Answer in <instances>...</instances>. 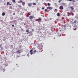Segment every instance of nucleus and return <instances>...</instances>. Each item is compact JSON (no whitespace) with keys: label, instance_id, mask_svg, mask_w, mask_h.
<instances>
[{"label":"nucleus","instance_id":"39448f33","mask_svg":"<svg viewBox=\"0 0 78 78\" xmlns=\"http://www.w3.org/2000/svg\"><path fill=\"white\" fill-rule=\"evenodd\" d=\"M64 28H63L62 29V30H61V31H63L65 30L66 29V26H64Z\"/></svg>","mask_w":78,"mask_h":78},{"label":"nucleus","instance_id":"7ed1b4c3","mask_svg":"<svg viewBox=\"0 0 78 78\" xmlns=\"http://www.w3.org/2000/svg\"><path fill=\"white\" fill-rule=\"evenodd\" d=\"M74 23H75L76 24H77L78 25V20H75L74 21Z\"/></svg>","mask_w":78,"mask_h":78},{"label":"nucleus","instance_id":"0eeeda50","mask_svg":"<svg viewBox=\"0 0 78 78\" xmlns=\"http://www.w3.org/2000/svg\"><path fill=\"white\" fill-rule=\"evenodd\" d=\"M41 19L40 18H39L38 19V22L40 23L41 22Z\"/></svg>","mask_w":78,"mask_h":78},{"label":"nucleus","instance_id":"f704fd0d","mask_svg":"<svg viewBox=\"0 0 78 78\" xmlns=\"http://www.w3.org/2000/svg\"><path fill=\"white\" fill-rule=\"evenodd\" d=\"M47 11V10H45V12H46Z\"/></svg>","mask_w":78,"mask_h":78},{"label":"nucleus","instance_id":"aec40b11","mask_svg":"<svg viewBox=\"0 0 78 78\" xmlns=\"http://www.w3.org/2000/svg\"><path fill=\"white\" fill-rule=\"evenodd\" d=\"M72 15V12H70L69 13V15L71 16Z\"/></svg>","mask_w":78,"mask_h":78},{"label":"nucleus","instance_id":"ddd939ff","mask_svg":"<svg viewBox=\"0 0 78 78\" xmlns=\"http://www.w3.org/2000/svg\"><path fill=\"white\" fill-rule=\"evenodd\" d=\"M7 5H11V4H10L9 3V2H8L7 3Z\"/></svg>","mask_w":78,"mask_h":78},{"label":"nucleus","instance_id":"58836bf2","mask_svg":"<svg viewBox=\"0 0 78 78\" xmlns=\"http://www.w3.org/2000/svg\"><path fill=\"white\" fill-rule=\"evenodd\" d=\"M67 1H69V0H67Z\"/></svg>","mask_w":78,"mask_h":78},{"label":"nucleus","instance_id":"4be33fe9","mask_svg":"<svg viewBox=\"0 0 78 78\" xmlns=\"http://www.w3.org/2000/svg\"><path fill=\"white\" fill-rule=\"evenodd\" d=\"M48 6H50V3H48Z\"/></svg>","mask_w":78,"mask_h":78},{"label":"nucleus","instance_id":"4c0bfd02","mask_svg":"<svg viewBox=\"0 0 78 78\" xmlns=\"http://www.w3.org/2000/svg\"><path fill=\"white\" fill-rule=\"evenodd\" d=\"M70 16L69 15H68L67 16Z\"/></svg>","mask_w":78,"mask_h":78},{"label":"nucleus","instance_id":"423d86ee","mask_svg":"<svg viewBox=\"0 0 78 78\" xmlns=\"http://www.w3.org/2000/svg\"><path fill=\"white\" fill-rule=\"evenodd\" d=\"M27 4L28 6H31L32 5V3H28Z\"/></svg>","mask_w":78,"mask_h":78},{"label":"nucleus","instance_id":"473e14b6","mask_svg":"<svg viewBox=\"0 0 78 78\" xmlns=\"http://www.w3.org/2000/svg\"><path fill=\"white\" fill-rule=\"evenodd\" d=\"M15 14V13H13V15H14Z\"/></svg>","mask_w":78,"mask_h":78},{"label":"nucleus","instance_id":"6ab92c4d","mask_svg":"<svg viewBox=\"0 0 78 78\" xmlns=\"http://www.w3.org/2000/svg\"><path fill=\"white\" fill-rule=\"evenodd\" d=\"M26 31L27 32H29V30H27Z\"/></svg>","mask_w":78,"mask_h":78},{"label":"nucleus","instance_id":"5701e85b","mask_svg":"<svg viewBox=\"0 0 78 78\" xmlns=\"http://www.w3.org/2000/svg\"><path fill=\"white\" fill-rule=\"evenodd\" d=\"M18 7H21V5H18Z\"/></svg>","mask_w":78,"mask_h":78},{"label":"nucleus","instance_id":"79ce46f5","mask_svg":"<svg viewBox=\"0 0 78 78\" xmlns=\"http://www.w3.org/2000/svg\"><path fill=\"white\" fill-rule=\"evenodd\" d=\"M45 10H47V9H45Z\"/></svg>","mask_w":78,"mask_h":78},{"label":"nucleus","instance_id":"a211bd4d","mask_svg":"<svg viewBox=\"0 0 78 78\" xmlns=\"http://www.w3.org/2000/svg\"><path fill=\"white\" fill-rule=\"evenodd\" d=\"M33 51V50H31L30 51V52H32Z\"/></svg>","mask_w":78,"mask_h":78},{"label":"nucleus","instance_id":"c756f323","mask_svg":"<svg viewBox=\"0 0 78 78\" xmlns=\"http://www.w3.org/2000/svg\"><path fill=\"white\" fill-rule=\"evenodd\" d=\"M38 20H37V19H36V20H35V21H38Z\"/></svg>","mask_w":78,"mask_h":78},{"label":"nucleus","instance_id":"7c9ffc66","mask_svg":"<svg viewBox=\"0 0 78 78\" xmlns=\"http://www.w3.org/2000/svg\"><path fill=\"white\" fill-rule=\"evenodd\" d=\"M12 27H14V25H12Z\"/></svg>","mask_w":78,"mask_h":78},{"label":"nucleus","instance_id":"c85d7f7f","mask_svg":"<svg viewBox=\"0 0 78 78\" xmlns=\"http://www.w3.org/2000/svg\"><path fill=\"white\" fill-rule=\"evenodd\" d=\"M28 15H30V14L29 13H28Z\"/></svg>","mask_w":78,"mask_h":78},{"label":"nucleus","instance_id":"dca6fc26","mask_svg":"<svg viewBox=\"0 0 78 78\" xmlns=\"http://www.w3.org/2000/svg\"><path fill=\"white\" fill-rule=\"evenodd\" d=\"M72 2L74 3L75 2V0H72Z\"/></svg>","mask_w":78,"mask_h":78},{"label":"nucleus","instance_id":"c03bdc74","mask_svg":"<svg viewBox=\"0 0 78 78\" xmlns=\"http://www.w3.org/2000/svg\"><path fill=\"white\" fill-rule=\"evenodd\" d=\"M18 57H20L19 56H18Z\"/></svg>","mask_w":78,"mask_h":78},{"label":"nucleus","instance_id":"9d476101","mask_svg":"<svg viewBox=\"0 0 78 78\" xmlns=\"http://www.w3.org/2000/svg\"><path fill=\"white\" fill-rule=\"evenodd\" d=\"M59 8H60V9H63V7L62 6H60Z\"/></svg>","mask_w":78,"mask_h":78},{"label":"nucleus","instance_id":"a878e982","mask_svg":"<svg viewBox=\"0 0 78 78\" xmlns=\"http://www.w3.org/2000/svg\"><path fill=\"white\" fill-rule=\"evenodd\" d=\"M13 22V21H10V23H12Z\"/></svg>","mask_w":78,"mask_h":78},{"label":"nucleus","instance_id":"bb28decb","mask_svg":"<svg viewBox=\"0 0 78 78\" xmlns=\"http://www.w3.org/2000/svg\"><path fill=\"white\" fill-rule=\"evenodd\" d=\"M3 70L4 71H5V69H3Z\"/></svg>","mask_w":78,"mask_h":78},{"label":"nucleus","instance_id":"f8f14e48","mask_svg":"<svg viewBox=\"0 0 78 78\" xmlns=\"http://www.w3.org/2000/svg\"><path fill=\"white\" fill-rule=\"evenodd\" d=\"M5 15V13L3 12L2 14V15L3 16H4Z\"/></svg>","mask_w":78,"mask_h":78},{"label":"nucleus","instance_id":"393cba45","mask_svg":"<svg viewBox=\"0 0 78 78\" xmlns=\"http://www.w3.org/2000/svg\"><path fill=\"white\" fill-rule=\"evenodd\" d=\"M32 54H33L32 52H31L30 53V54H31V55H32Z\"/></svg>","mask_w":78,"mask_h":78},{"label":"nucleus","instance_id":"e433bc0d","mask_svg":"<svg viewBox=\"0 0 78 78\" xmlns=\"http://www.w3.org/2000/svg\"><path fill=\"white\" fill-rule=\"evenodd\" d=\"M43 4H44V5H45V3H43Z\"/></svg>","mask_w":78,"mask_h":78},{"label":"nucleus","instance_id":"4468645a","mask_svg":"<svg viewBox=\"0 0 78 78\" xmlns=\"http://www.w3.org/2000/svg\"><path fill=\"white\" fill-rule=\"evenodd\" d=\"M74 27L75 29L77 28V27L76 26H74Z\"/></svg>","mask_w":78,"mask_h":78},{"label":"nucleus","instance_id":"f257e3e1","mask_svg":"<svg viewBox=\"0 0 78 78\" xmlns=\"http://www.w3.org/2000/svg\"><path fill=\"white\" fill-rule=\"evenodd\" d=\"M16 49L17 50L16 51V54H21L22 53V51L20 50V49L19 48H17Z\"/></svg>","mask_w":78,"mask_h":78},{"label":"nucleus","instance_id":"f03ea898","mask_svg":"<svg viewBox=\"0 0 78 78\" xmlns=\"http://www.w3.org/2000/svg\"><path fill=\"white\" fill-rule=\"evenodd\" d=\"M20 2H18V3H22V4L23 5V6H24L25 5V2H23V1L21 0H20Z\"/></svg>","mask_w":78,"mask_h":78},{"label":"nucleus","instance_id":"412c9836","mask_svg":"<svg viewBox=\"0 0 78 78\" xmlns=\"http://www.w3.org/2000/svg\"><path fill=\"white\" fill-rule=\"evenodd\" d=\"M36 51H37V52H38V51H36V50H35L34 51V53H36Z\"/></svg>","mask_w":78,"mask_h":78},{"label":"nucleus","instance_id":"f3484780","mask_svg":"<svg viewBox=\"0 0 78 78\" xmlns=\"http://www.w3.org/2000/svg\"><path fill=\"white\" fill-rule=\"evenodd\" d=\"M33 5H36V4L34 2L33 3Z\"/></svg>","mask_w":78,"mask_h":78},{"label":"nucleus","instance_id":"20e7f679","mask_svg":"<svg viewBox=\"0 0 78 78\" xmlns=\"http://www.w3.org/2000/svg\"><path fill=\"white\" fill-rule=\"evenodd\" d=\"M52 8H53L52 7H47V9H50L51 10L52 9Z\"/></svg>","mask_w":78,"mask_h":78},{"label":"nucleus","instance_id":"37998d69","mask_svg":"<svg viewBox=\"0 0 78 78\" xmlns=\"http://www.w3.org/2000/svg\"><path fill=\"white\" fill-rule=\"evenodd\" d=\"M54 0H53V1H54Z\"/></svg>","mask_w":78,"mask_h":78},{"label":"nucleus","instance_id":"b1692460","mask_svg":"<svg viewBox=\"0 0 78 78\" xmlns=\"http://www.w3.org/2000/svg\"><path fill=\"white\" fill-rule=\"evenodd\" d=\"M44 7H43L42 8V9H44Z\"/></svg>","mask_w":78,"mask_h":78},{"label":"nucleus","instance_id":"9b49d317","mask_svg":"<svg viewBox=\"0 0 78 78\" xmlns=\"http://www.w3.org/2000/svg\"><path fill=\"white\" fill-rule=\"evenodd\" d=\"M12 2L13 3H16L15 0H12Z\"/></svg>","mask_w":78,"mask_h":78},{"label":"nucleus","instance_id":"2f4dec72","mask_svg":"<svg viewBox=\"0 0 78 78\" xmlns=\"http://www.w3.org/2000/svg\"><path fill=\"white\" fill-rule=\"evenodd\" d=\"M60 0L58 1V2L60 3Z\"/></svg>","mask_w":78,"mask_h":78},{"label":"nucleus","instance_id":"72a5a7b5","mask_svg":"<svg viewBox=\"0 0 78 78\" xmlns=\"http://www.w3.org/2000/svg\"><path fill=\"white\" fill-rule=\"evenodd\" d=\"M73 30H76V29H74Z\"/></svg>","mask_w":78,"mask_h":78},{"label":"nucleus","instance_id":"1a4fd4ad","mask_svg":"<svg viewBox=\"0 0 78 78\" xmlns=\"http://www.w3.org/2000/svg\"><path fill=\"white\" fill-rule=\"evenodd\" d=\"M34 17V16H30L29 17V19L30 20H31V19H33Z\"/></svg>","mask_w":78,"mask_h":78},{"label":"nucleus","instance_id":"a19ab883","mask_svg":"<svg viewBox=\"0 0 78 78\" xmlns=\"http://www.w3.org/2000/svg\"><path fill=\"white\" fill-rule=\"evenodd\" d=\"M55 10H56V9H55Z\"/></svg>","mask_w":78,"mask_h":78},{"label":"nucleus","instance_id":"c9c22d12","mask_svg":"<svg viewBox=\"0 0 78 78\" xmlns=\"http://www.w3.org/2000/svg\"><path fill=\"white\" fill-rule=\"evenodd\" d=\"M21 46H19V47L20 48L21 47Z\"/></svg>","mask_w":78,"mask_h":78},{"label":"nucleus","instance_id":"2eb2a0df","mask_svg":"<svg viewBox=\"0 0 78 78\" xmlns=\"http://www.w3.org/2000/svg\"><path fill=\"white\" fill-rule=\"evenodd\" d=\"M57 16H60V15H59V13H57Z\"/></svg>","mask_w":78,"mask_h":78},{"label":"nucleus","instance_id":"ea45409f","mask_svg":"<svg viewBox=\"0 0 78 78\" xmlns=\"http://www.w3.org/2000/svg\"><path fill=\"white\" fill-rule=\"evenodd\" d=\"M1 44H0V47H1Z\"/></svg>","mask_w":78,"mask_h":78},{"label":"nucleus","instance_id":"cd10ccee","mask_svg":"<svg viewBox=\"0 0 78 78\" xmlns=\"http://www.w3.org/2000/svg\"><path fill=\"white\" fill-rule=\"evenodd\" d=\"M69 2H71V1H72V0H69Z\"/></svg>","mask_w":78,"mask_h":78},{"label":"nucleus","instance_id":"6e6552de","mask_svg":"<svg viewBox=\"0 0 78 78\" xmlns=\"http://www.w3.org/2000/svg\"><path fill=\"white\" fill-rule=\"evenodd\" d=\"M69 8H71V9H72V10H73V9H74V8L73 7V6L69 7Z\"/></svg>","mask_w":78,"mask_h":78}]
</instances>
